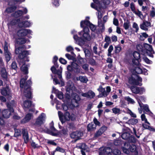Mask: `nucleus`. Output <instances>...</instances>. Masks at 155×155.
Listing matches in <instances>:
<instances>
[{"instance_id":"obj_1","label":"nucleus","mask_w":155,"mask_h":155,"mask_svg":"<svg viewBox=\"0 0 155 155\" xmlns=\"http://www.w3.org/2000/svg\"><path fill=\"white\" fill-rule=\"evenodd\" d=\"M93 1L96 4L92 3L91 4V6L98 11L97 13L98 19V25L100 27H101V29L104 30V24H103L101 20L103 15L99 10L101 8H106V5L110 4V1L109 0H93Z\"/></svg>"},{"instance_id":"obj_2","label":"nucleus","mask_w":155,"mask_h":155,"mask_svg":"<svg viewBox=\"0 0 155 155\" xmlns=\"http://www.w3.org/2000/svg\"><path fill=\"white\" fill-rule=\"evenodd\" d=\"M28 76L26 75L25 79L22 78L20 81V86L21 88V91H23V94L26 98L30 99L32 97V94L30 88V85L31 84V80H28L26 83V79L28 78Z\"/></svg>"},{"instance_id":"obj_3","label":"nucleus","mask_w":155,"mask_h":155,"mask_svg":"<svg viewBox=\"0 0 155 155\" xmlns=\"http://www.w3.org/2000/svg\"><path fill=\"white\" fill-rule=\"evenodd\" d=\"M66 91H67L69 92V93H72V96L73 97L74 100L72 101V103H73V101L75 102V103L76 104H73L74 107H77L78 106V102L80 100V98L79 96L76 93L74 94L72 92L74 91H75L76 90V88L74 86L73 83L71 81H68L67 83V85L66 86Z\"/></svg>"},{"instance_id":"obj_4","label":"nucleus","mask_w":155,"mask_h":155,"mask_svg":"<svg viewBox=\"0 0 155 155\" xmlns=\"http://www.w3.org/2000/svg\"><path fill=\"white\" fill-rule=\"evenodd\" d=\"M15 53L16 54H18V58L23 61H28L29 60L27 56L30 54L29 51L24 50L23 48L20 47L16 48L15 50Z\"/></svg>"},{"instance_id":"obj_5","label":"nucleus","mask_w":155,"mask_h":155,"mask_svg":"<svg viewBox=\"0 0 155 155\" xmlns=\"http://www.w3.org/2000/svg\"><path fill=\"white\" fill-rule=\"evenodd\" d=\"M58 114L60 121L62 123H64L66 121H69L70 120H74L75 119V116L73 114L71 115L68 112H66L64 115H63L61 112L59 111Z\"/></svg>"},{"instance_id":"obj_6","label":"nucleus","mask_w":155,"mask_h":155,"mask_svg":"<svg viewBox=\"0 0 155 155\" xmlns=\"http://www.w3.org/2000/svg\"><path fill=\"white\" fill-rule=\"evenodd\" d=\"M83 30L78 33L79 35L81 36L80 43L82 41H90L91 38L89 34V30L87 27L83 28Z\"/></svg>"},{"instance_id":"obj_7","label":"nucleus","mask_w":155,"mask_h":155,"mask_svg":"<svg viewBox=\"0 0 155 155\" xmlns=\"http://www.w3.org/2000/svg\"><path fill=\"white\" fill-rule=\"evenodd\" d=\"M98 91L101 92L98 96V97H106L111 91V88L110 86L106 87V91H105L104 88H103L101 86H100L97 89Z\"/></svg>"},{"instance_id":"obj_8","label":"nucleus","mask_w":155,"mask_h":155,"mask_svg":"<svg viewBox=\"0 0 155 155\" xmlns=\"http://www.w3.org/2000/svg\"><path fill=\"white\" fill-rule=\"evenodd\" d=\"M46 118V115L45 113H41L36 119L35 125L40 126L45 123Z\"/></svg>"},{"instance_id":"obj_9","label":"nucleus","mask_w":155,"mask_h":155,"mask_svg":"<svg viewBox=\"0 0 155 155\" xmlns=\"http://www.w3.org/2000/svg\"><path fill=\"white\" fill-rule=\"evenodd\" d=\"M81 26L82 28L87 27L88 28L89 27L93 31H94L96 29V27L95 26L91 24L88 21L85 20L82 21L81 22Z\"/></svg>"},{"instance_id":"obj_10","label":"nucleus","mask_w":155,"mask_h":155,"mask_svg":"<svg viewBox=\"0 0 155 155\" xmlns=\"http://www.w3.org/2000/svg\"><path fill=\"white\" fill-rule=\"evenodd\" d=\"M4 55L6 61L8 62L10 60L12 57V54L8 50V45L7 43L5 42L4 47Z\"/></svg>"},{"instance_id":"obj_11","label":"nucleus","mask_w":155,"mask_h":155,"mask_svg":"<svg viewBox=\"0 0 155 155\" xmlns=\"http://www.w3.org/2000/svg\"><path fill=\"white\" fill-rule=\"evenodd\" d=\"M145 51L147 55L151 57H153V54L154 52L153 51L151 45L147 44H145L144 45Z\"/></svg>"},{"instance_id":"obj_12","label":"nucleus","mask_w":155,"mask_h":155,"mask_svg":"<svg viewBox=\"0 0 155 155\" xmlns=\"http://www.w3.org/2000/svg\"><path fill=\"white\" fill-rule=\"evenodd\" d=\"M57 68L58 67H56L55 66V67H54V66H53L51 68V70L53 73L54 74H58V76L60 80V81L62 82L61 84H63L62 85H63L64 84L63 82L62 81V78L61 75V73L62 69L61 67H60V70L57 71L56 68Z\"/></svg>"},{"instance_id":"obj_13","label":"nucleus","mask_w":155,"mask_h":155,"mask_svg":"<svg viewBox=\"0 0 155 155\" xmlns=\"http://www.w3.org/2000/svg\"><path fill=\"white\" fill-rule=\"evenodd\" d=\"M133 55L134 58L132 60L133 64H139L141 61L140 54L137 52L134 51L133 52Z\"/></svg>"},{"instance_id":"obj_14","label":"nucleus","mask_w":155,"mask_h":155,"mask_svg":"<svg viewBox=\"0 0 155 155\" xmlns=\"http://www.w3.org/2000/svg\"><path fill=\"white\" fill-rule=\"evenodd\" d=\"M32 31L29 29H22L19 30L17 33V35L19 37L25 36L28 34H31Z\"/></svg>"},{"instance_id":"obj_15","label":"nucleus","mask_w":155,"mask_h":155,"mask_svg":"<svg viewBox=\"0 0 155 155\" xmlns=\"http://www.w3.org/2000/svg\"><path fill=\"white\" fill-rule=\"evenodd\" d=\"M130 89L132 92L135 94H142L145 91V89L143 87H138L134 86H131Z\"/></svg>"},{"instance_id":"obj_16","label":"nucleus","mask_w":155,"mask_h":155,"mask_svg":"<svg viewBox=\"0 0 155 155\" xmlns=\"http://www.w3.org/2000/svg\"><path fill=\"white\" fill-rule=\"evenodd\" d=\"M136 98L137 101V102L138 103L140 107L141 108L142 107H143V108L144 110L146 112H150V110L148 107V106L147 105H144L142 106V104L141 103V101H143V97L141 96H136Z\"/></svg>"},{"instance_id":"obj_17","label":"nucleus","mask_w":155,"mask_h":155,"mask_svg":"<svg viewBox=\"0 0 155 155\" xmlns=\"http://www.w3.org/2000/svg\"><path fill=\"white\" fill-rule=\"evenodd\" d=\"M1 94L5 96H7L9 99H11V94L10 89L8 87L3 88L1 89Z\"/></svg>"},{"instance_id":"obj_18","label":"nucleus","mask_w":155,"mask_h":155,"mask_svg":"<svg viewBox=\"0 0 155 155\" xmlns=\"http://www.w3.org/2000/svg\"><path fill=\"white\" fill-rule=\"evenodd\" d=\"M28 12V10L26 8H25L23 9V12L21 10H19L15 12L12 15L13 17L17 18L19 17L24 14H26Z\"/></svg>"},{"instance_id":"obj_19","label":"nucleus","mask_w":155,"mask_h":155,"mask_svg":"<svg viewBox=\"0 0 155 155\" xmlns=\"http://www.w3.org/2000/svg\"><path fill=\"white\" fill-rule=\"evenodd\" d=\"M101 151L100 152L99 155H112L111 153L112 149L110 147H106L103 149L101 148Z\"/></svg>"},{"instance_id":"obj_20","label":"nucleus","mask_w":155,"mask_h":155,"mask_svg":"<svg viewBox=\"0 0 155 155\" xmlns=\"http://www.w3.org/2000/svg\"><path fill=\"white\" fill-rule=\"evenodd\" d=\"M16 105V103L14 100H12L7 103V106L8 108L11 111L14 112V108L15 107Z\"/></svg>"},{"instance_id":"obj_21","label":"nucleus","mask_w":155,"mask_h":155,"mask_svg":"<svg viewBox=\"0 0 155 155\" xmlns=\"http://www.w3.org/2000/svg\"><path fill=\"white\" fill-rule=\"evenodd\" d=\"M151 27V24L150 22L147 21H144L143 23L140 25V28L144 30H147L148 28Z\"/></svg>"},{"instance_id":"obj_22","label":"nucleus","mask_w":155,"mask_h":155,"mask_svg":"<svg viewBox=\"0 0 155 155\" xmlns=\"http://www.w3.org/2000/svg\"><path fill=\"white\" fill-rule=\"evenodd\" d=\"M17 21L18 23V26L20 27H28L32 25V23L28 21L19 22L18 21Z\"/></svg>"},{"instance_id":"obj_23","label":"nucleus","mask_w":155,"mask_h":155,"mask_svg":"<svg viewBox=\"0 0 155 155\" xmlns=\"http://www.w3.org/2000/svg\"><path fill=\"white\" fill-rule=\"evenodd\" d=\"M71 33L73 35V37L75 41V43L79 45L81 39L76 35L77 31L74 30H73L71 31Z\"/></svg>"},{"instance_id":"obj_24","label":"nucleus","mask_w":155,"mask_h":155,"mask_svg":"<svg viewBox=\"0 0 155 155\" xmlns=\"http://www.w3.org/2000/svg\"><path fill=\"white\" fill-rule=\"evenodd\" d=\"M12 113L13 112L10 110L4 109L2 112V115L3 118H8L10 117Z\"/></svg>"},{"instance_id":"obj_25","label":"nucleus","mask_w":155,"mask_h":155,"mask_svg":"<svg viewBox=\"0 0 155 155\" xmlns=\"http://www.w3.org/2000/svg\"><path fill=\"white\" fill-rule=\"evenodd\" d=\"M81 134V133L78 131L73 132L70 134V137L72 138L75 139V140H77L80 139Z\"/></svg>"},{"instance_id":"obj_26","label":"nucleus","mask_w":155,"mask_h":155,"mask_svg":"<svg viewBox=\"0 0 155 155\" xmlns=\"http://www.w3.org/2000/svg\"><path fill=\"white\" fill-rule=\"evenodd\" d=\"M77 147L81 149V152L82 155H86L85 153L83 150H85L87 148V146L84 143H79L77 144Z\"/></svg>"},{"instance_id":"obj_27","label":"nucleus","mask_w":155,"mask_h":155,"mask_svg":"<svg viewBox=\"0 0 155 155\" xmlns=\"http://www.w3.org/2000/svg\"><path fill=\"white\" fill-rule=\"evenodd\" d=\"M135 75H133L129 78V83L130 84H133L141 85V84H140V83H138L136 79L135 78Z\"/></svg>"},{"instance_id":"obj_28","label":"nucleus","mask_w":155,"mask_h":155,"mask_svg":"<svg viewBox=\"0 0 155 155\" xmlns=\"http://www.w3.org/2000/svg\"><path fill=\"white\" fill-rule=\"evenodd\" d=\"M22 134L25 142L27 143L29 140L27 130L25 129H23Z\"/></svg>"},{"instance_id":"obj_29","label":"nucleus","mask_w":155,"mask_h":155,"mask_svg":"<svg viewBox=\"0 0 155 155\" xmlns=\"http://www.w3.org/2000/svg\"><path fill=\"white\" fill-rule=\"evenodd\" d=\"M31 101H24L22 106L25 110H26L27 109L29 108L31 106Z\"/></svg>"},{"instance_id":"obj_30","label":"nucleus","mask_w":155,"mask_h":155,"mask_svg":"<svg viewBox=\"0 0 155 155\" xmlns=\"http://www.w3.org/2000/svg\"><path fill=\"white\" fill-rule=\"evenodd\" d=\"M107 130V127L105 126L102 127L98 130L95 134L94 137H97L101 135Z\"/></svg>"},{"instance_id":"obj_31","label":"nucleus","mask_w":155,"mask_h":155,"mask_svg":"<svg viewBox=\"0 0 155 155\" xmlns=\"http://www.w3.org/2000/svg\"><path fill=\"white\" fill-rule=\"evenodd\" d=\"M52 92L56 94L57 97L60 99H61L63 98V94L61 92H59L58 90L56 89L54 87H53Z\"/></svg>"},{"instance_id":"obj_32","label":"nucleus","mask_w":155,"mask_h":155,"mask_svg":"<svg viewBox=\"0 0 155 155\" xmlns=\"http://www.w3.org/2000/svg\"><path fill=\"white\" fill-rule=\"evenodd\" d=\"M129 147L130 145L128 143H125L124 144L123 147H122V149L123 152L127 154L129 153Z\"/></svg>"},{"instance_id":"obj_33","label":"nucleus","mask_w":155,"mask_h":155,"mask_svg":"<svg viewBox=\"0 0 155 155\" xmlns=\"http://www.w3.org/2000/svg\"><path fill=\"white\" fill-rule=\"evenodd\" d=\"M136 66L133 68V71L131 70L133 72H134L138 74H141L143 72V70L140 68L138 64H135Z\"/></svg>"},{"instance_id":"obj_34","label":"nucleus","mask_w":155,"mask_h":155,"mask_svg":"<svg viewBox=\"0 0 155 155\" xmlns=\"http://www.w3.org/2000/svg\"><path fill=\"white\" fill-rule=\"evenodd\" d=\"M27 41H29L25 39L24 38H19L16 39V43L19 45L24 44Z\"/></svg>"},{"instance_id":"obj_35","label":"nucleus","mask_w":155,"mask_h":155,"mask_svg":"<svg viewBox=\"0 0 155 155\" xmlns=\"http://www.w3.org/2000/svg\"><path fill=\"white\" fill-rule=\"evenodd\" d=\"M0 71L2 76L4 78H6L7 77V73L4 67V65H3L2 67L0 66Z\"/></svg>"},{"instance_id":"obj_36","label":"nucleus","mask_w":155,"mask_h":155,"mask_svg":"<svg viewBox=\"0 0 155 155\" xmlns=\"http://www.w3.org/2000/svg\"><path fill=\"white\" fill-rule=\"evenodd\" d=\"M32 117V114H26L25 118L21 120V122L22 123H25L31 119Z\"/></svg>"},{"instance_id":"obj_37","label":"nucleus","mask_w":155,"mask_h":155,"mask_svg":"<svg viewBox=\"0 0 155 155\" xmlns=\"http://www.w3.org/2000/svg\"><path fill=\"white\" fill-rule=\"evenodd\" d=\"M29 67V65L23 64L21 67V70L24 72L25 74H27L28 73V68Z\"/></svg>"},{"instance_id":"obj_38","label":"nucleus","mask_w":155,"mask_h":155,"mask_svg":"<svg viewBox=\"0 0 155 155\" xmlns=\"http://www.w3.org/2000/svg\"><path fill=\"white\" fill-rule=\"evenodd\" d=\"M50 128L51 131H53L54 132H51L50 133V134L54 136H55L57 135V134L56 133H54V132H55L56 131V129L54 127V123L53 121H52L50 124Z\"/></svg>"},{"instance_id":"obj_39","label":"nucleus","mask_w":155,"mask_h":155,"mask_svg":"<svg viewBox=\"0 0 155 155\" xmlns=\"http://www.w3.org/2000/svg\"><path fill=\"white\" fill-rule=\"evenodd\" d=\"M17 8V7L14 5L8 7L6 9L5 11L8 13H11L13 12Z\"/></svg>"},{"instance_id":"obj_40","label":"nucleus","mask_w":155,"mask_h":155,"mask_svg":"<svg viewBox=\"0 0 155 155\" xmlns=\"http://www.w3.org/2000/svg\"><path fill=\"white\" fill-rule=\"evenodd\" d=\"M76 79L78 81H80L83 83H86L88 80L87 78L84 76H80L76 78Z\"/></svg>"},{"instance_id":"obj_41","label":"nucleus","mask_w":155,"mask_h":155,"mask_svg":"<svg viewBox=\"0 0 155 155\" xmlns=\"http://www.w3.org/2000/svg\"><path fill=\"white\" fill-rule=\"evenodd\" d=\"M72 65L73 68V70H76V72L77 73H79L81 71L80 67L76 63L73 62L72 63Z\"/></svg>"},{"instance_id":"obj_42","label":"nucleus","mask_w":155,"mask_h":155,"mask_svg":"<svg viewBox=\"0 0 155 155\" xmlns=\"http://www.w3.org/2000/svg\"><path fill=\"white\" fill-rule=\"evenodd\" d=\"M96 126L93 123H91L87 125V130L89 131H90L94 130L96 129Z\"/></svg>"},{"instance_id":"obj_43","label":"nucleus","mask_w":155,"mask_h":155,"mask_svg":"<svg viewBox=\"0 0 155 155\" xmlns=\"http://www.w3.org/2000/svg\"><path fill=\"white\" fill-rule=\"evenodd\" d=\"M124 99L127 101L128 104H134L135 103V101L129 96L125 97Z\"/></svg>"},{"instance_id":"obj_44","label":"nucleus","mask_w":155,"mask_h":155,"mask_svg":"<svg viewBox=\"0 0 155 155\" xmlns=\"http://www.w3.org/2000/svg\"><path fill=\"white\" fill-rule=\"evenodd\" d=\"M122 138L125 140H127L129 138H131V137H130V134L127 132H125L123 133L121 135Z\"/></svg>"},{"instance_id":"obj_45","label":"nucleus","mask_w":155,"mask_h":155,"mask_svg":"<svg viewBox=\"0 0 155 155\" xmlns=\"http://www.w3.org/2000/svg\"><path fill=\"white\" fill-rule=\"evenodd\" d=\"M148 36V35L146 33H141L140 36V39L141 40H143L145 38Z\"/></svg>"},{"instance_id":"obj_46","label":"nucleus","mask_w":155,"mask_h":155,"mask_svg":"<svg viewBox=\"0 0 155 155\" xmlns=\"http://www.w3.org/2000/svg\"><path fill=\"white\" fill-rule=\"evenodd\" d=\"M88 98L92 99L95 96V93L91 90L88 91Z\"/></svg>"},{"instance_id":"obj_47","label":"nucleus","mask_w":155,"mask_h":155,"mask_svg":"<svg viewBox=\"0 0 155 155\" xmlns=\"http://www.w3.org/2000/svg\"><path fill=\"white\" fill-rule=\"evenodd\" d=\"M138 122L137 119H130L127 121V123L129 124L134 125L136 124Z\"/></svg>"},{"instance_id":"obj_48","label":"nucleus","mask_w":155,"mask_h":155,"mask_svg":"<svg viewBox=\"0 0 155 155\" xmlns=\"http://www.w3.org/2000/svg\"><path fill=\"white\" fill-rule=\"evenodd\" d=\"M126 113L129 114L132 117L134 118L136 117V115L128 108L126 109Z\"/></svg>"},{"instance_id":"obj_49","label":"nucleus","mask_w":155,"mask_h":155,"mask_svg":"<svg viewBox=\"0 0 155 155\" xmlns=\"http://www.w3.org/2000/svg\"><path fill=\"white\" fill-rule=\"evenodd\" d=\"M115 52L119 53L121 50V47L120 45H119L115 47Z\"/></svg>"},{"instance_id":"obj_50","label":"nucleus","mask_w":155,"mask_h":155,"mask_svg":"<svg viewBox=\"0 0 155 155\" xmlns=\"http://www.w3.org/2000/svg\"><path fill=\"white\" fill-rule=\"evenodd\" d=\"M123 26L125 29H128L130 26V23L129 22L127 21L126 22H125Z\"/></svg>"},{"instance_id":"obj_51","label":"nucleus","mask_w":155,"mask_h":155,"mask_svg":"<svg viewBox=\"0 0 155 155\" xmlns=\"http://www.w3.org/2000/svg\"><path fill=\"white\" fill-rule=\"evenodd\" d=\"M112 110L113 112L115 114H119L120 113V110L119 108L115 107L113 108Z\"/></svg>"},{"instance_id":"obj_52","label":"nucleus","mask_w":155,"mask_h":155,"mask_svg":"<svg viewBox=\"0 0 155 155\" xmlns=\"http://www.w3.org/2000/svg\"><path fill=\"white\" fill-rule=\"evenodd\" d=\"M136 146L134 144L130 145L129 150L131 152H134L135 151L136 149Z\"/></svg>"},{"instance_id":"obj_53","label":"nucleus","mask_w":155,"mask_h":155,"mask_svg":"<svg viewBox=\"0 0 155 155\" xmlns=\"http://www.w3.org/2000/svg\"><path fill=\"white\" fill-rule=\"evenodd\" d=\"M112 152L115 155H119L120 153V150L117 149H115L113 151L112 150V152L111 153V154Z\"/></svg>"},{"instance_id":"obj_54","label":"nucleus","mask_w":155,"mask_h":155,"mask_svg":"<svg viewBox=\"0 0 155 155\" xmlns=\"http://www.w3.org/2000/svg\"><path fill=\"white\" fill-rule=\"evenodd\" d=\"M134 13L137 15L140 18L142 19L143 18V15L142 13L139 10L136 11Z\"/></svg>"},{"instance_id":"obj_55","label":"nucleus","mask_w":155,"mask_h":155,"mask_svg":"<svg viewBox=\"0 0 155 155\" xmlns=\"http://www.w3.org/2000/svg\"><path fill=\"white\" fill-rule=\"evenodd\" d=\"M113 49V47L112 45H110L108 49V53L107 55L108 56H110L111 55V52Z\"/></svg>"},{"instance_id":"obj_56","label":"nucleus","mask_w":155,"mask_h":155,"mask_svg":"<svg viewBox=\"0 0 155 155\" xmlns=\"http://www.w3.org/2000/svg\"><path fill=\"white\" fill-rule=\"evenodd\" d=\"M141 120L142 121H144L145 123L149 124V123L147 121V119L146 118L144 114H142L141 116Z\"/></svg>"},{"instance_id":"obj_57","label":"nucleus","mask_w":155,"mask_h":155,"mask_svg":"<svg viewBox=\"0 0 155 155\" xmlns=\"http://www.w3.org/2000/svg\"><path fill=\"white\" fill-rule=\"evenodd\" d=\"M58 60V58L56 56H55L54 57L53 60V62L54 63L55 66L57 67H58V65H57L56 62Z\"/></svg>"},{"instance_id":"obj_58","label":"nucleus","mask_w":155,"mask_h":155,"mask_svg":"<svg viewBox=\"0 0 155 155\" xmlns=\"http://www.w3.org/2000/svg\"><path fill=\"white\" fill-rule=\"evenodd\" d=\"M85 59L80 57L78 59V63L80 64H82L85 63Z\"/></svg>"},{"instance_id":"obj_59","label":"nucleus","mask_w":155,"mask_h":155,"mask_svg":"<svg viewBox=\"0 0 155 155\" xmlns=\"http://www.w3.org/2000/svg\"><path fill=\"white\" fill-rule=\"evenodd\" d=\"M143 59V61L147 63L148 64H151L152 63L151 61L149 60L146 57H144Z\"/></svg>"},{"instance_id":"obj_60","label":"nucleus","mask_w":155,"mask_h":155,"mask_svg":"<svg viewBox=\"0 0 155 155\" xmlns=\"http://www.w3.org/2000/svg\"><path fill=\"white\" fill-rule=\"evenodd\" d=\"M66 50L68 52H71L74 50L73 48L71 46H68L66 47Z\"/></svg>"},{"instance_id":"obj_61","label":"nucleus","mask_w":155,"mask_h":155,"mask_svg":"<svg viewBox=\"0 0 155 155\" xmlns=\"http://www.w3.org/2000/svg\"><path fill=\"white\" fill-rule=\"evenodd\" d=\"M130 7L131 10L134 13L136 11L134 4L133 3H131L130 4Z\"/></svg>"},{"instance_id":"obj_62","label":"nucleus","mask_w":155,"mask_h":155,"mask_svg":"<svg viewBox=\"0 0 155 155\" xmlns=\"http://www.w3.org/2000/svg\"><path fill=\"white\" fill-rule=\"evenodd\" d=\"M133 27L135 29L136 32H137V31L139 30V27H138L137 24V23H136L135 22H134L133 24Z\"/></svg>"},{"instance_id":"obj_63","label":"nucleus","mask_w":155,"mask_h":155,"mask_svg":"<svg viewBox=\"0 0 155 155\" xmlns=\"http://www.w3.org/2000/svg\"><path fill=\"white\" fill-rule=\"evenodd\" d=\"M150 15L152 17H154L155 16V11L154 8L153 7L152 10L150 12Z\"/></svg>"},{"instance_id":"obj_64","label":"nucleus","mask_w":155,"mask_h":155,"mask_svg":"<svg viewBox=\"0 0 155 155\" xmlns=\"http://www.w3.org/2000/svg\"><path fill=\"white\" fill-rule=\"evenodd\" d=\"M55 150L61 153H64L65 152V150L64 149L59 147H58L56 148Z\"/></svg>"}]
</instances>
